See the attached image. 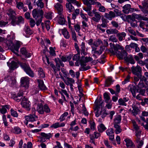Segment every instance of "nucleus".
Segmentation results:
<instances>
[{
  "label": "nucleus",
  "mask_w": 148,
  "mask_h": 148,
  "mask_svg": "<svg viewBox=\"0 0 148 148\" xmlns=\"http://www.w3.org/2000/svg\"><path fill=\"white\" fill-rule=\"evenodd\" d=\"M128 89L130 92H131L133 97L135 96L136 92H138V90H137L136 86L131 84L129 85Z\"/></svg>",
  "instance_id": "nucleus-15"
},
{
  "label": "nucleus",
  "mask_w": 148,
  "mask_h": 148,
  "mask_svg": "<svg viewBox=\"0 0 148 148\" xmlns=\"http://www.w3.org/2000/svg\"><path fill=\"white\" fill-rule=\"evenodd\" d=\"M127 148H134L135 145L132 141L129 138H127L124 140Z\"/></svg>",
  "instance_id": "nucleus-14"
},
{
  "label": "nucleus",
  "mask_w": 148,
  "mask_h": 148,
  "mask_svg": "<svg viewBox=\"0 0 148 148\" xmlns=\"http://www.w3.org/2000/svg\"><path fill=\"white\" fill-rule=\"evenodd\" d=\"M80 15L81 18L83 20V21H88V18H87V15L86 14H84L82 12H80Z\"/></svg>",
  "instance_id": "nucleus-49"
},
{
  "label": "nucleus",
  "mask_w": 148,
  "mask_h": 148,
  "mask_svg": "<svg viewBox=\"0 0 148 148\" xmlns=\"http://www.w3.org/2000/svg\"><path fill=\"white\" fill-rule=\"evenodd\" d=\"M23 92L22 91H19L17 94H13L12 95V98L17 102H19L21 101V97L23 95Z\"/></svg>",
  "instance_id": "nucleus-13"
},
{
  "label": "nucleus",
  "mask_w": 148,
  "mask_h": 148,
  "mask_svg": "<svg viewBox=\"0 0 148 148\" xmlns=\"http://www.w3.org/2000/svg\"><path fill=\"white\" fill-rule=\"evenodd\" d=\"M102 43V42L100 39H98L97 40L94 41L93 45L95 47H97L99 45Z\"/></svg>",
  "instance_id": "nucleus-50"
},
{
  "label": "nucleus",
  "mask_w": 148,
  "mask_h": 148,
  "mask_svg": "<svg viewBox=\"0 0 148 148\" xmlns=\"http://www.w3.org/2000/svg\"><path fill=\"white\" fill-rule=\"evenodd\" d=\"M80 52H77V53L75 54L73 58V60L74 61H77L80 59Z\"/></svg>",
  "instance_id": "nucleus-46"
},
{
  "label": "nucleus",
  "mask_w": 148,
  "mask_h": 148,
  "mask_svg": "<svg viewBox=\"0 0 148 148\" xmlns=\"http://www.w3.org/2000/svg\"><path fill=\"white\" fill-rule=\"evenodd\" d=\"M25 120L24 123L26 125L28 124V122H34L37 120L38 117L35 114H30L28 116H24Z\"/></svg>",
  "instance_id": "nucleus-6"
},
{
  "label": "nucleus",
  "mask_w": 148,
  "mask_h": 148,
  "mask_svg": "<svg viewBox=\"0 0 148 148\" xmlns=\"http://www.w3.org/2000/svg\"><path fill=\"white\" fill-rule=\"evenodd\" d=\"M135 141L137 144L138 146L139 147H141L143 145V141L142 140H141L140 138H136Z\"/></svg>",
  "instance_id": "nucleus-39"
},
{
  "label": "nucleus",
  "mask_w": 148,
  "mask_h": 148,
  "mask_svg": "<svg viewBox=\"0 0 148 148\" xmlns=\"http://www.w3.org/2000/svg\"><path fill=\"white\" fill-rule=\"evenodd\" d=\"M21 66L29 76L32 77H34V73L28 64L25 63H23L21 64Z\"/></svg>",
  "instance_id": "nucleus-4"
},
{
  "label": "nucleus",
  "mask_w": 148,
  "mask_h": 148,
  "mask_svg": "<svg viewBox=\"0 0 148 148\" xmlns=\"http://www.w3.org/2000/svg\"><path fill=\"white\" fill-rule=\"evenodd\" d=\"M49 49V53L50 54L53 56H56V54L55 51L53 48L52 47H50Z\"/></svg>",
  "instance_id": "nucleus-59"
},
{
  "label": "nucleus",
  "mask_w": 148,
  "mask_h": 148,
  "mask_svg": "<svg viewBox=\"0 0 148 148\" xmlns=\"http://www.w3.org/2000/svg\"><path fill=\"white\" fill-rule=\"evenodd\" d=\"M107 23H102L101 24H98L97 25V28L98 30H100L102 32H104L105 30L104 29H103L102 27H107Z\"/></svg>",
  "instance_id": "nucleus-30"
},
{
  "label": "nucleus",
  "mask_w": 148,
  "mask_h": 148,
  "mask_svg": "<svg viewBox=\"0 0 148 148\" xmlns=\"http://www.w3.org/2000/svg\"><path fill=\"white\" fill-rule=\"evenodd\" d=\"M71 34L73 39L75 41H77V40L76 37V35L75 31L73 29L71 30Z\"/></svg>",
  "instance_id": "nucleus-57"
},
{
  "label": "nucleus",
  "mask_w": 148,
  "mask_h": 148,
  "mask_svg": "<svg viewBox=\"0 0 148 148\" xmlns=\"http://www.w3.org/2000/svg\"><path fill=\"white\" fill-rule=\"evenodd\" d=\"M145 86V84L142 80H140L138 85V88L140 89L142 88H144Z\"/></svg>",
  "instance_id": "nucleus-60"
},
{
  "label": "nucleus",
  "mask_w": 148,
  "mask_h": 148,
  "mask_svg": "<svg viewBox=\"0 0 148 148\" xmlns=\"http://www.w3.org/2000/svg\"><path fill=\"white\" fill-rule=\"evenodd\" d=\"M6 42L7 46L11 47L12 51L18 56L17 52H18L19 49L20 47L19 42L17 41L15 44H13V42L11 40H7Z\"/></svg>",
  "instance_id": "nucleus-1"
},
{
  "label": "nucleus",
  "mask_w": 148,
  "mask_h": 148,
  "mask_svg": "<svg viewBox=\"0 0 148 148\" xmlns=\"http://www.w3.org/2000/svg\"><path fill=\"white\" fill-rule=\"evenodd\" d=\"M12 20V21L11 22L12 24L13 25L15 26L16 25H18V20H17V18L15 16L13 18Z\"/></svg>",
  "instance_id": "nucleus-44"
},
{
  "label": "nucleus",
  "mask_w": 148,
  "mask_h": 148,
  "mask_svg": "<svg viewBox=\"0 0 148 148\" xmlns=\"http://www.w3.org/2000/svg\"><path fill=\"white\" fill-rule=\"evenodd\" d=\"M103 97L106 103H108L110 99V97L107 92H105L103 94Z\"/></svg>",
  "instance_id": "nucleus-47"
},
{
  "label": "nucleus",
  "mask_w": 148,
  "mask_h": 148,
  "mask_svg": "<svg viewBox=\"0 0 148 148\" xmlns=\"http://www.w3.org/2000/svg\"><path fill=\"white\" fill-rule=\"evenodd\" d=\"M125 60L126 62H129L132 64H134L135 63L133 58L132 56H129L127 58H125Z\"/></svg>",
  "instance_id": "nucleus-35"
},
{
  "label": "nucleus",
  "mask_w": 148,
  "mask_h": 148,
  "mask_svg": "<svg viewBox=\"0 0 148 148\" xmlns=\"http://www.w3.org/2000/svg\"><path fill=\"white\" fill-rule=\"evenodd\" d=\"M30 102L27 100V98L24 97L22 99L21 102V104L23 107L26 108L27 110H29L30 109Z\"/></svg>",
  "instance_id": "nucleus-9"
},
{
  "label": "nucleus",
  "mask_w": 148,
  "mask_h": 148,
  "mask_svg": "<svg viewBox=\"0 0 148 148\" xmlns=\"http://www.w3.org/2000/svg\"><path fill=\"white\" fill-rule=\"evenodd\" d=\"M121 116L119 115H117L114 119V124H117L121 122Z\"/></svg>",
  "instance_id": "nucleus-41"
},
{
  "label": "nucleus",
  "mask_w": 148,
  "mask_h": 148,
  "mask_svg": "<svg viewBox=\"0 0 148 148\" xmlns=\"http://www.w3.org/2000/svg\"><path fill=\"white\" fill-rule=\"evenodd\" d=\"M8 66L11 70H14L17 68V63L14 61H12L11 63L8 62L7 63Z\"/></svg>",
  "instance_id": "nucleus-29"
},
{
  "label": "nucleus",
  "mask_w": 148,
  "mask_h": 148,
  "mask_svg": "<svg viewBox=\"0 0 148 148\" xmlns=\"http://www.w3.org/2000/svg\"><path fill=\"white\" fill-rule=\"evenodd\" d=\"M107 135L109 136L114 134V131L112 128L108 129L106 131Z\"/></svg>",
  "instance_id": "nucleus-52"
},
{
  "label": "nucleus",
  "mask_w": 148,
  "mask_h": 148,
  "mask_svg": "<svg viewBox=\"0 0 148 148\" xmlns=\"http://www.w3.org/2000/svg\"><path fill=\"white\" fill-rule=\"evenodd\" d=\"M20 51L22 54L26 58H28L31 56V53L28 52L25 47L21 49Z\"/></svg>",
  "instance_id": "nucleus-27"
},
{
  "label": "nucleus",
  "mask_w": 148,
  "mask_h": 148,
  "mask_svg": "<svg viewBox=\"0 0 148 148\" xmlns=\"http://www.w3.org/2000/svg\"><path fill=\"white\" fill-rule=\"evenodd\" d=\"M132 71V73L139 77H141V73L142 69L139 66L136 67L133 66L131 68Z\"/></svg>",
  "instance_id": "nucleus-7"
},
{
  "label": "nucleus",
  "mask_w": 148,
  "mask_h": 148,
  "mask_svg": "<svg viewBox=\"0 0 148 148\" xmlns=\"http://www.w3.org/2000/svg\"><path fill=\"white\" fill-rule=\"evenodd\" d=\"M128 30L129 32L131 34L134 35L136 36V34L135 32L132 29L131 27H129L128 28Z\"/></svg>",
  "instance_id": "nucleus-61"
},
{
  "label": "nucleus",
  "mask_w": 148,
  "mask_h": 148,
  "mask_svg": "<svg viewBox=\"0 0 148 148\" xmlns=\"http://www.w3.org/2000/svg\"><path fill=\"white\" fill-rule=\"evenodd\" d=\"M29 78L28 77H22L21 79V86L23 87H26L28 86Z\"/></svg>",
  "instance_id": "nucleus-11"
},
{
  "label": "nucleus",
  "mask_w": 148,
  "mask_h": 148,
  "mask_svg": "<svg viewBox=\"0 0 148 148\" xmlns=\"http://www.w3.org/2000/svg\"><path fill=\"white\" fill-rule=\"evenodd\" d=\"M79 12V9H76L75 10L74 12L72 14V18L73 19H75L77 16Z\"/></svg>",
  "instance_id": "nucleus-43"
},
{
  "label": "nucleus",
  "mask_w": 148,
  "mask_h": 148,
  "mask_svg": "<svg viewBox=\"0 0 148 148\" xmlns=\"http://www.w3.org/2000/svg\"><path fill=\"white\" fill-rule=\"evenodd\" d=\"M81 47V54L82 56H84L87 54V49H86L85 43L84 42H82L80 45Z\"/></svg>",
  "instance_id": "nucleus-18"
},
{
  "label": "nucleus",
  "mask_w": 148,
  "mask_h": 148,
  "mask_svg": "<svg viewBox=\"0 0 148 148\" xmlns=\"http://www.w3.org/2000/svg\"><path fill=\"white\" fill-rule=\"evenodd\" d=\"M6 13L9 16L10 18L11 19L15 16L16 13L12 9L10 8L7 11Z\"/></svg>",
  "instance_id": "nucleus-26"
},
{
  "label": "nucleus",
  "mask_w": 148,
  "mask_h": 148,
  "mask_svg": "<svg viewBox=\"0 0 148 148\" xmlns=\"http://www.w3.org/2000/svg\"><path fill=\"white\" fill-rule=\"evenodd\" d=\"M54 7L58 12V14H62L63 10V6L59 3H57L55 4Z\"/></svg>",
  "instance_id": "nucleus-19"
},
{
  "label": "nucleus",
  "mask_w": 148,
  "mask_h": 148,
  "mask_svg": "<svg viewBox=\"0 0 148 148\" xmlns=\"http://www.w3.org/2000/svg\"><path fill=\"white\" fill-rule=\"evenodd\" d=\"M108 114L106 112V110L102 109H101V111L99 112L98 110H97L95 112V116L97 117H98L100 115L101 117L103 119Z\"/></svg>",
  "instance_id": "nucleus-12"
},
{
  "label": "nucleus",
  "mask_w": 148,
  "mask_h": 148,
  "mask_svg": "<svg viewBox=\"0 0 148 148\" xmlns=\"http://www.w3.org/2000/svg\"><path fill=\"white\" fill-rule=\"evenodd\" d=\"M109 40L110 41L113 42H116L118 41L117 39L114 35L111 36L109 38Z\"/></svg>",
  "instance_id": "nucleus-53"
},
{
  "label": "nucleus",
  "mask_w": 148,
  "mask_h": 148,
  "mask_svg": "<svg viewBox=\"0 0 148 148\" xmlns=\"http://www.w3.org/2000/svg\"><path fill=\"white\" fill-rule=\"evenodd\" d=\"M44 112L46 113H49L50 112V109L47 104H45L44 106Z\"/></svg>",
  "instance_id": "nucleus-48"
},
{
  "label": "nucleus",
  "mask_w": 148,
  "mask_h": 148,
  "mask_svg": "<svg viewBox=\"0 0 148 148\" xmlns=\"http://www.w3.org/2000/svg\"><path fill=\"white\" fill-rule=\"evenodd\" d=\"M55 19L59 24L63 25L65 24V19L64 16L62 14H59Z\"/></svg>",
  "instance_id": "nucleus-16"
},
{
  "label": "nucleus",
  "mask_w": 148,
  "mask_h": 148,
  "mask_svg": "<svg viewBox=\"0 0 148 148\" xmlns=\"http://www.w3.org/2000/svg\"><path fill=\"white\" fill-rule=\"evenodd\" d=\"M95 104L97 110H98V109L100 108H102L104 105L103 102L102 101L101 97H100L99 100H97L95 101Z\"/></svg>",
  "instance_id": "nucleus-20"
},
{
  "label": "nucleus",
  "mask_w": 148,
  "mask_h": 148,
  "mask_svg": "<svg viewBox=\"0 0 148 148\" xmlns=\"http://www.w3.org/2000/svg\"><path fill=\"white\" fill-rule=\"evenodd\" d=\"M89 123L90 125V128L91 130H94L95 128V124L94 122L90 120Z\"/></svg>",
  "instance_id": "nucleus-58"
},
{
  "label": "nucleus",
  "mask_w": 148,
  "mask_h": 148,
  "mask_svg": "<svg viewBox=\"0 0 148 148\" xmlns=\"http://www.w3.org/2000/svg\"><path fill=\"white\" fill-rule=\"evenodd\" d=\"M112 77L111 76L108 77L106 79L105 82V86H109L114 82Z\"/></svg>",
  "instance_id": "nucleus-25"
},
{
  "label": "nucleus",
  "mask_w": 148,
  "mask_h": 148,
  "mask_svg": "<svg viewBox=\"0 0 148 148\" xmlns=\"http://www.w3.org/2000/svg\"><path fill=\"white\" fill-rule=\"evenodd\" d=\"M130 76L129 75H128L126 76V78L125 79L124 81L122 82V84L123 85H124L130 82Z\"/></svg>",
  "instance_id": "nucleus-45"
},
{
  "label": "nucleus",
  "mask_w": 148,
  "mask_h": 148,
  "mask_svg": "<svg viewBox=\"0 0 148 148\" xmlns=\"http://www.w3.org/2000/svg\"><path fill=\"white\" fill-rule=\"evenodd\" d=\"M10 111L11 114L12 116L16 117H18V114L16 111H15L12 109H11Z\"/></svg>",
  "instance_id": "nucleus-63"
},
{
  "label": "nucleus",
  "mask_w": 148,
  "mask_h": 148,
  "mask_svg": "<svg viewBox=\"0 0 148 148\" xmlns=\"http://www.w3.org/2000/svg\"><path fill=\"white\" fill-rule=\"evenodd\" d=\"M114 127L115 129L114 132L116 134H119L121 133L122 130L121 126L117 124H114Z\"/></svg>",
  "instance_id": "nucleus-32"
},
{
  "label": "nucleus",
  "mask_w": 148,
  "mask_h": 148,
  "mask_svg": "<svg viewBox=\"0 0 148 148\" xmlns=\"http://www.w3.org/2000/svg\"><path fill=\"white\" fill-rule=\"evenodd\" d=\"M32 14L33 17L35 19H42L43 15V12L42 10H37L36 9H34L32 11Z\"/></svg>",
  "instance_id": "nucleus-5"
},
{
  "label": "nucleus",
  "mask_w": 148,
  "mask_h": 148,
  "mask_svg": "<svg viewBox=\"0 0 148 148\" xmlns=\"http://www.w3.org/2000/svg\"><path fill=\"white\" fill-rule=\"evenodd\" d=\"M37 80L38 83V86L41 90H45L47 89V88L42 80L37 79Z\"/></svg>",
  "instance_id": "nucleus-22"
},
{
  "label": "nucleus",
  "mask_w": 148,
  "mask_h": 148,
  "mask_svg": "<svg viewBox=\"0 0 148 148\" xmlns=\"http://www.w3.org/2000/svg\"><path fill=\"white\" fill-rule=\"evenodd\" d=\"M84 4L86 5L87 6L84 7L83 8L84 10L86 11L88 13V15L90 16H93V14L91 11V7L90 6V3H93V0H82Z\"/></svg>",
  "instance_id": "nucleus-2"
},
{
  "label": "nucleus",
  "mask_w": 148,
  "mask_h": 148,
  "mask_svg": "<svg viewBox=\"0 0 148 148\" xmlns=\"http://www.w3.org/2000/svg\"><path fill=\"white\" fill-rule=\"evenodd\" d=\"M5 79L11 86L14 85L16 82V77L12 75L7 76L5 77Z\"/></svg>",
  "instance_id": "nucleus-8"
},
{
  "label": "nucleus",
  "mask_w": 148,
  "mask_h": 148,
  "mask_svg": "<svg viewBox=\"0 0 148 148\" xmlns=\"http://www.w3.org/2000/svg\"><path fill=\"white\" fill-rule=\"evenodd\" d=\"M141 131L140 130L135 131V136L136 137V138H140L141 136Z\"/></svg>",
  "instance_id": "nucleus-64"
},
{
  "label": "nucleus",
  "mask_w": 148,
  "mask_h": 148,
  "mask_svg": "<svg viewBox=\"0 0 148 148\" xmlns=\"http://www.w3.org/2000/svg\"><path fill=\"white\" fill-rule=\"evenodd\" d=\"M139 7L141 10L145 14L146 16L148 15V10L147 9L145 8L144 7H143L140 5H139Z\"/></svg>",
  "instance_id": "nucleus-54"
},
{
  "label": "nucleus",
  "mask_w": 148,
  "mask_h": 148,
  "mask_svg": "<svg viewBox=\"0 0 148 148\" xmlns=\"http://www.w3.org/2000/svg\"><path fill=\"white\" fill-rule=\"evenodd\" d=\"M66 7L67 10L69 12H73L75 10L74 7L71 3H66Z\"/></svg>",
  "instance_id": "nucleus-34"
},
{
  "label": "nucleus",
  "mask_w": 148,
  "mask_h": 148,
  "mask_svg": "<svg viewBox=\"0 0 148 148\" xmlns=\"http://www.w3.org/2000/svg\"><path fill=\"white\" fill-rule=\"evenodd\" d=\"M123 12L126 14L132 12L134 11L133 9L131 8V5L129 4H126L123 7Z\"/></svg>",
  "instance_id": "nucleus-10"
},
{
  "label": "nucleus",
  "mask_w": 148,
  "mask_h": 148,
  "mask_svg": "<svg viewBox=\"0 0 148 148\" xmlns=\"http://www.w3.org/2000/svg\"><path fill=\"white\" fill-rule=\"evenodd\" d=\"M107 33L108 34H116L119 32V31L116 29L110 28L107 29L106 31Z\"/></svg>",
  "instance_id": "nucleus-31"
},
{
  "label": "nucleus",
  "mask_w": 148,
  "mask_h": 148,
  "mask_svg": "<svg viewBox=\"0 0 148 148\" xmlns=\"http://www.w3.org/2000/svg\"><path fill=\"white\" fill-rule=\"evenodd\" d=\"M119 104L121 106H126L127 105L126 103L124 102L122 98L119 99L118 100Z\"/></svg>",
  "instance_id": "nucleus-62"
},
{
  "label": "nucleus",
  "mask_w": 148,
  "mask_h": 148,
  "mask_svg": "<svg viewBox=\"0 0 148 148\" xmlns=\"http://www.w3.org/2000/svg\"><path fill=\"white\" fill-rule=\"evenodd\" d=\"M14 132L15 134H18L21 133V129L18 127H15L14 128Z\"/></svg>",
  "instance_id": "nucleus-56"
},
{
  "label": "nucleus",
  "mask_w": 148,
  "mask_h": 148,
  "mask_svg": "<svg viewBox=\"0 0 148 148\" xmlns=\"http://www.w3.org/2000/svg\"><path fill=\"white\" fill-rule=\"evenodd\" d=\"M104 16L108 19L111 20L115 16V14L113 12L110 11L108 13H105L104 14Z\"/></svg>",
  "instance_id": "nucleus-23"
},
{
  "label": "nucleus",
  "mask_w": 148,
  "mask_h": 148,
  "mask_svg": "<svg viewBox=\"0 0 148 148\" xmlns=\"http://www.w3.org/2000/svg\"><path fill=\"white\" fill-rule=\"evenodd\" d=\"M40 135L44 137L46 140L49 139L52 136V134L51 133L46 134L44 132H41Z\"/></svg>",
  "instance_id": "nucleus-36"
},
{
  "label": "nucleus",
  "mask_w": 148,
  "mask_h": 148,
  "mask_svg": "<svg viewBox=\"0 0 148 148\" xmlns=\"http://www.w3.org/2000/svg\"><path fill=\"white\" fill-rule=\"evenodd\" d=\"M36 109L37 111L39 114H44V106L41 102L38 103Z\"/></svg>",
  "instance_id": "nucleus-21"
},
{
  "label": "nucleus",
  "mask_w": 148,
  "mask_h": 148,
  "mask_svg": "<svg viewBox=\"0 0 148 148\" xmlns=\"http://www.w3.org/2000/svg\"><path fill=\"white\" fill-rule=\"evenodd\" d=\"M38 75L40 78H44L45 77V75L43 72V69L41 68H39L38 71Z\"/></svg>",
  "instance_id": "nucleus-40"
},
{
  "label": "nucleus",
  "mask_w": 148,
  "mask_h": 148,
  "mask_svg": "<svg viewBox=\"0 0 148 148\" xmlns=\"http://www.w3.org/2000/svg\"><path fill=\"white\" fill-rule=\"evenodd\" d=\"M16 7L19 10L22 9L23 7L24 4L23 3L21 2H19L16 3Z\"/></svg>",
  "instance_id": "nucleus-55"
},
{
  "label": "nucleus",
  "mask_w": 148,
  "mask_h": 148,
  "mask_svg": "<svg viewBox=\"0 0 148 148\" xmlns=\"http://www.w3.org/2000/svg\"><path fill=\"white\" fill-rule=\"evenodd\" d=\"M42 1V0H38L36 3L38 7L41 9L43 8L44 7V3Z\"/></svg>",
  "instance_id": "nucleus-38"
},
{
  "label": "nucleus",
  "mask_w": 148,
  "mask_h": 148,
  "mask_svg": "<svg viewBox=\"0 0 148 148\" xmlns=\"http://www.w3.org/2000/svg\"><path fill=\"white\" fill-rule=\"evenodd\" d=\"M62 33L64 37L66 39H68L70 37V34L66 28H64L61 29Z\"/></svg>",
  "instance_id": "nucleus-33"
},
{
  "label": "nucleus",
  "mask_w": 148,
  "mask_h": 148,
  "mask_svg": "<svg viewBox=\"0 0 148 148\" xmlns=\"http://www.w3.org/2000/svg\"><path fill=\"white\" fill-rule=\"evenodd\" d=\"M93 13L92 12L93 14H94V16L93 17L92 19L94 21L98 23L101 18V16L100 13L99 12H94L93 11Z\"/></svg>",
  "instance_id": "nucleus-17"
},
{
  "label": "nucleus",
  "mask_w": 148,
  "mask_h": 148,
  "mask_svg": "<svg viewBox=\"0 0 148 148\" xmlns=\"http://www.w3.org/2000/svg\"><path fill=\"white\" fill-rule=\"evenodd\" d=\"M110 52L113 55H115L118 52H119L118 50H123L124 49L123 47L117 44L114 45V44L110 43Z\"/></svg>",
  "instance_id": "nucleus-3"
},
{
  "label": "nucleus",
  "mask_w": 148,
  "mask_h": 148,
  "mask_svg": "<svg viewBox=\"0 0 148 148\" xmlns=\"http://www.w3.org/2000/svg\"><path fill=\"white\" fill-rule=\"evenodd\" d=\"M132 122L133 124V128L135 131L139 130V126H138L135 121L134 120H133L132 121Z\"/></svg>",
  "instance_id": "nucleus-42"
},
{
  "label": "nucleus",
  "mask_w": 148,
  "mask_h": 148,
  "mask_svg": "<svg viewBox=\"0 0 148 148\" xmlns=\"http://www.w3.org/2000/svg\"><path fill=\"white\" fill-rule=\"evenodd\" d=\"M116 35L119 41H121L125 39L126 36V34L124 32H118Z\"/></svg>",
  "instance_id": "nucleus-28"
},
{
  "label": "nucleus",
  "mask_w": 148,
  "mask_h": 148,
  "mask_svg": "<svg viewBox=\"0 0 148 148\" xmlns=\"http://www.w3.org/2000/svg\"><path fill=\"white\" fill-rule=\"evenodd\" d=\"M68 113L67 112H65L62 114L60 118V121H62L64 120L65 119V118L68 115Z\"/></svg>",
  "instance_id": "nucleus-51"
},
{
  "label": "nucleus",
  "mask_w": 148,
  "mask_h": 148,
  "mask_svg": "<svg viewBox=\"0 0 148 148\" xmlns=\"http://www.w3.org/2000/svg\"><path fill=\"white\" fill-rule=\"evenodd\" d=\"M98 130L99 132L102 133L106 129L105 125L103 123L99 124L97 127Z\"/></svg>",
  "instance_id": "nucleus-37"
},
{
  "label": "nucleus",
  "mask_w": 148,
  "mask_h": 148,
  "mask_svg": "<svg viewBox=\"0 0 148 148\" xmlns=\"http://www.w3.org/2000/svg\"><path fill=\"white\" fill-rule=\"evenodd\" d=\"M23 30L27 36L31 35L34 33V31L28 26H25Z\"/></svg>",
  "instance_id": "nucleus-24"
}]
</instances>
